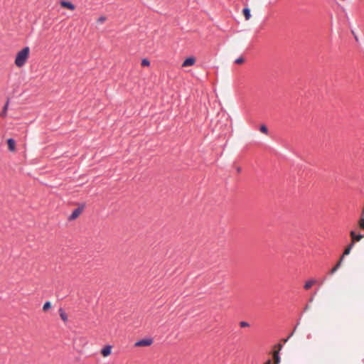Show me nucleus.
Segmentation results:
<instances>
[{"label":"nucleus","instance_id":"12","mask_svg":"<svg viewBox=\"0 0 364 364\" xmlns=\"http://www.w3.org/2000/svg\"><path fill=\"white\" fill-rule=\"evenodd\" d=\"M353 246H354V242H351L348 245V246L346 248V250H344L343 254V255H342V257H343H343H344V256L349 255V254H350V250H352V248L353 247Z\"/></svg>","mask_w":364,"mask_h":364},{"label":"nucleus","instance_id":"14","mask_svg":"<svg viewBox=\"0 0 364 364\" xmlns=\"http://www.w3.org/2000/svg\"><path fill=\"white\" fill-rule=\"evenodd\" d=\"M274 360L275 364H279L280 363L281 358H280L279 351H275L274 353Z\"/></svg>","mask_w":364,"mask_h":364},{"label":"nucleus","instance_id":"20","mask_svg":"<svg viewBox=\"0 0 364 364\" xmlns=\"http://www.w3.org/2000/svg\"><path fill=\"white\" fill-rule=\"evenodd\" d=\"M239 324H240V326L241 328H245V327L250 326V323L248 322H247V321H240Z\"/></svg>","mask_w":364,"mask_h":364},{"label":"nucleus","instance_id":"1","mask_svg":"<svg viewBox=\"0 0 364 364\" xmlns=\"http://www.w3.org/2000/svg\"><path fill=\"white\" fill-rule=\"evenodd\" d=\"M29 53L30 48L28 46H25L16 53L14 62L16 67L21 68L25 65L29 57Z\"/></svg>","mask_w":364,"mask_h":364},{"label":"nucleus","instance_id":"24","mask_svg":"<svg viewBox=\"0 0 364 364\" xmlns=\"http://www.w3.org/2000/svg\"><path fill=\"white\" fill-rule=\"evenodd\" d=\"M277 346V347L279 348V350L282 348V344L278 343Z\"/></svg>","mask_w":364,"mask_h":364},{"label":"nucleus","instance_id":"9","mask_svg":"<svg viewBox=\"0 0 364 364\" xmlns=\"http://www.w3.org/2000/svg\"><path fill=\"white\" fill-rule=\"evenodd\" d=\"M350 236L353 239V242L360 241L364 237V235L361 234L356 235L353 230L350 231Z\"/></svg>","mask_w":364,"mask_h":364},{"label":"nucleus","instance_id":"22","mask_svg":"<svg viewBox=\"0 0 364 364\" xmlns=\"http://www.w3.org/2000/svg\"><path fill=\"white\" fill-rule=\"evenodd\" d=\"M105 20H106V18L105 16H102L98 18L97 22L103 23L104 21H105Z\"/></svg>","mask_w":364,"mask_h":364},{"label":"nucleus","instance_id":"4","mask_svg":"<svg viewBox=\"0 0 364 364\" xmlns=\"http://www.w3.org/2000/svg\"><path fill=\"white\" fill-rule=\"evenodd\" d=\"M60 4L63 8L68 9L70 11H74L75 9V4L70 1L62 0L60 1Z\"/></svg>","mask_w":364,"mask_h":364},{"label":"nucleus","instance_id":"10","mask_svg":"<svg viewBox=\"0 0 364 364\" xmlns=\"http://www.w3.org/2000/svg\"><path fill=\"white\" fill-rule=\"evenodd\" d=\"M59 314H60V316L61 318V319L65 322H68V315L67 314L65 313V311H64V309L63 308H60L59 310Z\"/></svg>","mask_w":364,"mask_h":364},{"label":"nucleus","instance_id":"21","mask_svg":"<svg viewBox=\"0 0 364 364\" xmlns=\"http://www.w3.org/2000/svg\"><path fill=\"white\" fill-rule=\"evenodd\" d=\"M245 61V59L242 57H239L235 60V63L240 64Z\"/></svg>","mask_w":364,"mask_h":364},{"label":"nucleus","instance_id":"3","mask_svg":"<svg viewBox=\"0 0 364 364\" xmlns=\"http://www.w3.org/2000/svg\"><path fill=\"white\" fill-rule=\"evenodd\" d=\"M153 339L151 338H145L137 341L135 343L136 346H149L152 344Z\"/></svg>","mask_w":364,"mask_h":364},{"label":"nucleus","instance_id":"16","mask_svg":"<svg viewBox=\"0 0 364 364\" xmlns=\"http://www.w3.org/2000/svg\"><path fill=\"white\" fill-rule=\"evenodd\" d=\"M52 307V304H51V302L49 301H47L44 303L43 306V311H48V309H50V308Z\"/></svg>","mask_w":364,"mask_h":364},{"label":"nucleus","instance_id":"6","mask_svg":"<svg viewBox=\"0 0 364 364\" xmlns=\"http://www.w3.org/2000/svg\"><path fill=\"white\" fill-rule=\"evenodd\" d=\"M112 353V346L107 345L101 350V353L104 357L109 356Z\"/></svg>","mask_w":364,"mask_h":364},{"label":"nucleus","instance_id":"13","mask_svg":"<svg viewBox=\"0 0 364 364\" xmlns=\"http://www.w3.org/2000/svg\"><path fill=\"white\" fill-rule=\"evenodd\" d=\"M342 260H343V257H341L339 262L335 265V267L331 270L330 272V274H334L337 270L340 267L341 264V262H342Z\"/></svg>","mask_w":364,"mask_h":364},{"label":"nucleus","instance_id":"7","mask_svg":"<svg viewBox=\"0 0 364 364\" xmlns=\"http://www.w3.org/2000/svg\"><path fill=\"white\" fill-rule=\"evenodd\" d=\"M7 144L9 149L11 151H15L16 141L13 138H9L7 139Z\"/></svg>","mask_w":364,"mask_h":364},{"label":"nucleus","instance_id":"19","mask_svg":"<svg viewBox=\"0 0 364 364\" xmlns=\"http://www.w3.org/2000/svg\"><path fill=\"white\" fill-rule=\"evenodd\" d=\"M150 65V61L147 58H144L141 60L142 66H149Z\"/></svg>","mask_w":364,"mask_h":364},{"label":"nucleus","instance_id":"2","mask_svg":"<svg viewBox=\"0 0 364 364\" xmlns=\"http://www.w3.org/2000/svg\"><path fill=\"white\" fill-rule=\"evenodd\" d=\"M84 207H85V205L82 204L80 206H78L77 208L73 210L72 213L69 215L68 220H73L76 219L80 215V214L82 213Z\"/></svg>","mask_w":364,"mask_h":364},{"label":"nucleus","instance_id":"15","mask_svg":"<svg viewBox=\"0 0 364 364\" xmlns=\"http://www.w3.org/2000/svg\"><path fill=\"white\" fill-rule=\"evenodd\" d=\"M316 282V281L314 279H311V280H309L307 281L304 287L306 289H309L311 287V286Z\"/></svg>","mask_w":364,"mask_h":364},{"label":"nucleus","instance_id":"23","mask_svg":"<svg viewBox=\"0 0 364 364\" xmlns=\"http://www.w3.org/2000/svg\"><path fill=\"white\" fill-rule=\"evenodd\" d=\"M293 333H294V332H292V333L289 336V337L284 340V342H287V341H288V339H289L291 336H292Z\"/></svg>","mask_w":364,"mask_h":364},{"label":"nucleus","instance_id":"26","mask_svg":"<svg viewBox=\"0 0 364 364\" xmlns=\"http://www.w3.org/2000/svg\"><path fill=\"white\" fill-rule=\"evenodd\" d=\"M240 171H241V168H240V167H238V168H237V173H240Z\"/></svg>","mask_w":364,"mask_h":364},{"label":"nucleus","instance_id":"5","mask_svg":"<svg viewBox=\"0 0 364 364\" xmlns=\"http://www.w3.org/2000/svg\"><path fill=\"white\" fill-rule=\"evenodd\" d=\"M195 63H196V58L193 56H189L183 60V62L182 63V66L183 67L192 66L195 64Z\"/></svg>","mask_w":364,"mask_h":364},{"label":"nucleus","instance_id":"18","mask_svg":"<svg viewBox=\"0 0 364 364\" xmlns=\"http://www.w3.org/2000/svg\"><path fill=\"white\" fill-rule=\"evenodd\" d=\"M362 216L363 217L360 218L359 222V226L360 228L364 230V210H363Z\"/></svg>","mask_w":364,"mask_h":364},{"label":"nucleus","instance_id":"25","mask_svg":"<svg viewBox=\"0 0 364 364\" xmlns=\"http://www.w3.org/2000/svg\"><path fill=\"white\" fill-rule=\"evenodd\" d=\"M264 364H272V361L270 360H268L266 361Z\"/></svg>","mask_w":364,"mask_h":364},{"label":"nucleus","instance_id":"17","mask_svg":"<svg viewBox=\"0 0 364 364\" xmlns=\"http://www.w3.org/2000/svg\"><path fill=\"white\" fill-rule=\"evenodd\" d=\"M259 131L265 134H268V128L265 124H262L259 127Z\"/></svg>","mask_w":364,"mask_h":364},{"label":"nucleus","instance_id":"11","mask_svg":"<svg viewBox=\"0 0 364 364\" xmlns=\"http://www.w3.org/2000/svg\"><path fill=\"white\" fill-rule=\"evenodd\" d=\"M242 13L246 20H249L251 18V11L248 7H245L242 10Z\"/></svg>","mask_w":364,"mask_h":364},{"label":"nucleus","instance_id":"8","mask_svg":"<svg viewBox=\"0 0 364 364\" xmlns=\"http://www.w3.org/2000/svg\"><path fill=\"white\" fill-rule=\"evenodd\" d=\"M9 100H10L9 98H8L6 102L5 103V105L2 109V111L0 112V117H6Z\"/></svg>","mask_w":364,"mask_h":364}]
</instances>
